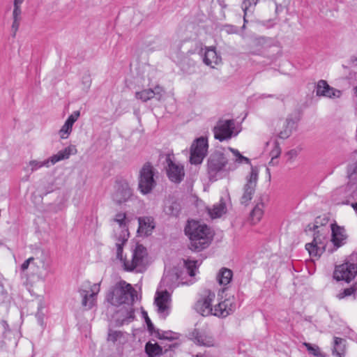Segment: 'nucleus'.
<instances>
[{"mask_svg": "<svg viewBox=\"0 0 357 357\" xmlns=\"http://www.w3.org/2000/svg\"><path fill=\"white\" fill-rule=\"evenodd\" d=\"M137 297V291L126 281L121 280L112 286L107 294V301L113 305H130Z\"/></svg>", "mask_w": 357, "mask_h": 357, "instance_id": "7ed1b4c3", "label": "nucleus"}, {"mask_svg": "<svg viewBox=\"0 0 357 357\" xmlns=\"http://www.w3.org/2000/svg\"><path fill=\"white\" fill-rule=\"evenodd\" d=\"M235 310L236 303L231 299H225L214 306L212 315L225 318L233 313Z\"/></svg>", "mask_w": 357, "mask_h": 357, "instance_id": "aec40b11", "label": "nucleus"}, {"mask_svg": "<svg viewBox=\"0 0 357 357\" xmlns=\"http://www.w3.org/2000/svg\"><path fill=\"white\" fill-rule=\"evenodd\" d=\"M114 220H126V215L124 213H119L116 214Z\"/></svg>", "mask_w": 357, "mask_h": 357, "instance_id": "3c124183", "label": "nucleus"}, {"mask_svg": "<svg viewBox=\"0 0 357 357\" xmlns=\"http://www.w3.org/2000/svg\"><path fill=\"white\" fill-rule=\"evenodd\" d=\"M24 0H14L13 1V7H21V5L23 3Z\"/></svg>", "mask_w": 357, "mask_h": 357, "instance_id": "864d4df0", "label": "nucleus"}, {"mask_svg": "<svg viewBox=\"0 0 357 357\" xmlns=\"http://www.w3.org/2000/svg\"><path fill=\"white\" fill-rule=\"evenodd\" d=\"M160 338L173 340L175 339L176 337H174V335H172L171 333L165 332L161 336H160Z\"/></svg>", "mask_w": 357, "mask_h": 357, "instance_id": "8fccbe9b", "label": "nucleus"}, {"mask_svg": "<svg viewBox=\"0 0 357 357\" xmlns=\"http://www.w3.org/2000/svg\"><path fill=\"white\" fill-rule=\"evenodd\" d=\"M184 264L189 275L193 277L196 275L197 270L201 262L197 260L187 259L184 261Z\"/></svg>", "mask_w": 357, "mask_h": 357, "instance_id": "c9c22d12", "label": "nucleus"}, {"mask_svg": "<svg viewBox=\"0 0 357 357\" xmlns=\"http://www.w3.org/2000/svg\"><path fill=\"white\" fill-rule=\"evenodd\" d=\"M134 310L132 305H126L119 310L115 315L114 319L118 326L128 324L134 320Z\"/></svg>", "mask_w": 357, "mask_h": 357, "instance_id": "4be33fe9", "label": "nucleus"}, {"mask_svg": "<svg viewBox=\"0 0 357 357\" xmlns=\"http://www.w3.org/2000/svg\"><path fill=\"white\" fill-rule=\"evenodd\" d=\"M36 317L38 319L39 324L42 326L43 324V315L40 312H38L36 314Z\"/></svg>", "mask_w": 357, "mask_h": 357, "instance_id": "603ef678", "label": "nucleus"}, {"mask_svg": "<svg viewBox=\"0 0 357 357\" xmlns=\"http://www.w3.org/2000/svg\"><path fill=\"white\" fill-rule=\"evenodd\" d=\"M135 97L143 102H146L154 98V93L152 89H144L139 92H136Z\"/></svg>", "mask_w": 357, "mask_h": 357, "instance_id": "4c0bfd02", "label": "nucleus"}, {"mask_svg": "<svg viewBox=\"0 0 357 357\" xmlns=\"http://www.w3.org/2000/svg\"><path fill=\"white\" fill-rule=\"evenodd\" d=\"M189 338L199 346L210 347L217 345V342L213 335L205 330L194 329L189 334Z\"/></svg>", "mask_w": 357, "mask_h": 357, "instance_id": "a211bd4d", "label": "nucleus"}, {"mask_svg": "<svg viewBox=\"0 0 357 357\" xmlns=\"http://www.w3.org/2000/svg\"><path fill=\"white\" fill-rule=\"evenodd\" d=\"M153 93H154V98H155L158 100H161L165 94V90L162 87L160 86H156L153 89H152Z\"/></svg>", "mask_w": 357, "mask_h": 357, "instance_id": "a19ab883", "label": "nucleus"}, {"mask_svg": "<svg viewBox=\"0 0 357 357\" xmlns=\"http://www.w3.org/2000/svg\"><path fill=\"white\" fill-rule=\"evenodd\" d=\"M142 314H143V316L144 317L145 321H146V323L147 324V327H148L149 331H152L153 329V325L151 319L148 317L147 312L144 311L142 312Z\"/></svg>", "mask_w": 357, "mask_h": 357, "instance_id": "49530a36", "label": "nucleus"}, {"mask_svg": "<svg viewBox=\"0 0 357 357\" xmlns=\"http://www.w3.org/2000/svg\"><path fill=\"white\" fill-rule=\"evenodd\" d=\"M153 170V166L149 163L145 164L140 170L138 188L143 195L150 193L155 186Z\"/></svg>", "mask_w": 357, "mask_h": 357, "instance_id": "f8f14e48", "label": "nucleus"}, {"mask_svg": "<svg viewBox=\"0 0 357 357\" xmlns=\"http://www.w3.org/2000/svg\"><path fill=\"white\" fill-rule=\"evenodd\" d=\"M77 152V150L75 146L70 145L45 160H30L28 163V167L30 168V171L31 172H33L43 167H50L59 161L68 159L71 155H75Z\"/></svg>", "mask_w": 357, "mask_h": 357, "instance_id": "0eeeda50", "label": "nucleus"}, {"mask_svg": "<svg viewBox=\"0 0 357 357\" xmlns=\"http://www.w3.org/2000/svg\"><path fill=\"white\" fill-rule=\"evenodd\" d=\"M20 21H21V20L13 19V24L11 26L13 36H15V35H16V33L20 26Z\"/></svg>", "mask_w": 357, "mask_h": 357, "instance_id": "c03bdc74", "label": "nucleus"}, {"mask_svg": "<svg viewBox=\"0 0 357 357\" xmlns=\"http://www.w3.org/2000/svg\"><path fill=\"white\" fill-rule=\"evenodd\" d=\"M316 94L329 98H337L342 96V91L333 88L325 80H319L317 85Z\"/></svg>", "mask_w": 357, "mask_h": 357, "instance_id": "412c9836", "label": "nucleus"}, {"mask_svg": "<svg viewBox=\"0 0 357 357\" xmlns=\"http://www.w3.org/2000/svg\"><path fill=\"white\" fill-rule=\"evenodd\" d=\"M356 95L357 96V86L354 88Z\"/></svg>", "mask_w": 357, "mask_h": 357, "instance_id": "13d9d810", "label": "nucleus"}, {"mask_svg": "<svg viewBox=\"0 0 357 357\" xmlns=\"http://www.w3.org/2000/svg\"><path fill=\"white\" fill-rule=\"evenodd\" d=\"M195 357H205V356L204 355H201V354L199 355V354H197V355L195 356Z\"/></svg>", "mask_w": 357, "mask_h": 357, "instance_id": "4d7b16f0", "label": "nucleus"}, {"mask_svg": "<svg viewBox=\"0 0 357 357\" xmlns=\"http://www.w3.org/2000/svg\"><path fill=\"white\" fill-rule=\"evenodd\" d=\"M208 147L206 138L201 137L195 139L190 147V163L194 165L201 164L207 154Z\"/></svg>", "mask_w": 357, "mask_h": 357, "instance_id": "4468645a", "label": "nucleus"}, {"mask_svg": "<svg viewBox=\"0 0 357 357\" xmlns=\"http://www.w3.org/2000/svg\"><path fill=\"white\" fill-rule=\"evenodd\" d=\"M203 61L206 65L215 68V66L220 63L221 58L218 55L214 48L208 47L204 52Z\"/></svg>", "mask_w": 357, "mask_h": 357, "instance_id": "bb28decb", "label": "nucleus"}, {"mask_svg": "<svg viewBox=\"0 0 357 357\" xmlns=\"http://www.w3.org/2000/svg\"><path fill=\"white\" fill-rule=\"evenodd\" d=\"M303 344L305 347L310 354L315 357H327L325 354L321 352L320 348L317 345H312L308 342H303Z\"/></svg>", "mask_w": 357, "mask_h": 357, "instance_id": "e433bc0d", "label": "nucleus"}, {"mask_svg": "<svg viewBox=\"0 0 357 357\" xmlns=\"http://www.w3.org/2000/svg\"><path fill=\"white\" fill-rule=\"evenodd\" d=\"M215 298V292L209 289L204 290L195 304L194 308L195 311L204 317L212 315L213 310L212 303Z\"/></svg>", "mask_w": 357, "mask_h": 357, "instance_id": "2eb2a0df", "label": "nucleus"}, {"mask_svg": "<svg viewBox=\"0 0 357 357\" xmlns=\"http://www.w3.org/2000/svg\"><path fill=\"white\" fill-rule=\"evenodd\" d=\"M145 351L149 357H155L162 354V349L157 343L147 342L145 346Z\"/></svg>", "mask_w": 357, "mask_h": 357, "instance_id": "f704fd0d", "label": "nucleus"}, {"mask_svg": "<svg viewBox=\"0 0 357 357\" xmlns=\"http://www.w3.org/2000/svg\"><path fill=\"white\" fill-rule=\"evenodd\" d=\"M128 334L121 331L109 329L107 340L116 345H123L128 342Z\"/></svg>", "mask_w": 357, "mask_h": 357, "instance_id": "cd10ccee", "label": "nucleus"}, {"mask_svg": "<svg viewBox=\"0 0 357 357\" xmlns=\"http://www.w3.org/2000/svg\"><path fill=\"white\" fill-rule=\"evenodd\" d=\"M82 83L85 91H88L91 84V79L89 75L82 77Z\"/></svg>", "mask_w": 357, "mask_h": 357, "instance_id": "79ce46f5", "label": "nucleus"}, {"mask_svg": "<svg viewBox=\"0 0 357 357\" xmlns=\"http://www.w3.org/2000/svg\"><path fill=\"white\" fill-rule=\"evenodd\" d=\"M235 121L233 119L219 120L213 128L214 137L220 142L230 139L233 136H236Z\"/></svg>", "mask_w": 357, "mask_h": 357, "instance_id": "ddd939ff", "label": "nucleus"}, {"mask_svg": "<svg viewBox=\"0 0 357 357\" xmlns=\"http://www.w3.org/2000/svg\"><path fill=\"white\" fill-rule=\"evenodd\" d=\"M233 157L226 153L216 151L208 158L207 174L211 181H215L225 177L229 172L234 171L238 164H250V160L241 154L235 149L229 148Z\"/></svg>", "mask_w": 357, "mask_h": 357, "instance_id": "f257e3e1", "label": "nucleus"}, {"mask_svg": "<svg viewBox=\"0 0 357 357\" xmlns=\"http://www.w3.org/2000/svg\"><path fill=\"white\" fill-rule=\"evenodd\" d=\"M351 206L354 208V210L357 211V202L352 204Z\"/></svg>", "mask_w": 357, "mask_h": 357, "instance_id": "6e6d98bb", "label": "nucleus"}, {"mask_svg": "<svg viewBox=\"0 0 357 357\" xmlns=\"http://www.w3.org/2000/svg\"><path fill=\"white\" fill-rule=\"evenodd\" d=\"M259 169L257 167L251 165V171L246 176V183L243 188V194L241 197V203L248 205L252 200L255 192V188L258 181Z\"/></svg>", "mask_w": 357, "mask_h": 357, "instance_id": "9d476101", "label": "nucleus"}, {"mask_svg": "<svg viewBox=\"0 0 357 357\" xmlns=\"http://www.w3.org/2000/svg\"><path fill=\"white\" fill-rule=\"evenodd\" d=\"M222 30L229 34L236 33L238 31V28L234 25L226 24L223 26Z\"/></svg>", "mask_w": 357, "mask_h": 357, "instance_id": "37998d69", "label": "nucleus"}, {"mask_svg": "<svg viewBox=\"0 0 357 357\" xmlns=\"http://www.w3.org/2000/svg\"><path fill=\"white\" fill-rule=\"evenodd\" d=\"M138 221V232L145 236L149 235L154 228V225H153V222L151 218L147 217L139 218Z\"/></svg>", "mask_w": 357, "mask_h": 357, "instance_id": "c85d7f7f", "label": "nucleus"}, {"mask_svg": "<svg viewBox=\"0 0 357 357\" xmlns=\"http://www.w3.org/2000/svg\"><path fill=\"white\" fill-rule=\"evenodd\" d=\"M185 233L190 239V248L195 251H201L207 248L213 238L211 229L204 224L190 220L185 228Z\"/></svg>", "mask_w": 357, "mask_h": 357, "instance_id": "f03ea898", "label": "nucleus"}, {"mask_svg": "<svg viewBox=\"0 0 357 357\" xmlns=\"http://www.w3.org/2000/svg\"><path fill=\"white\" fill-rule=\"evenodd\" d=\"M296 123V121L291 116H287L284 120H281L280 121V128L278 133V137L282 139H287L295 128Z\"/></svg>", "mask_w": 357, "mask_h": 357, "instance_id": "b1692460", "label": "nucleus"}, {"mask_svg": "<svg viewBox=\"0 0 357 357\" xmlns=\"http://www.w3.org/2000/svg\"><path fill=\"white\" fill-rule=\"evenodd\" d=\"M167 163V173L170 181L180 183L185 175L183 166L174 162L169 156L166 159Z\"/></svg>", "mask_w": 357, "mask_h": 357, "instance_id": "6ab92c4d", "label": "nucleus"}, {"mask_svg": "<svg viewBox=\"0 0 357 357\" xmlns=\"http://www.w3.org/2000/svg\"><path fill=\"white\" fill-rule=\"evenodd\" d=\"M356 291V289H354L353 287L344 289L342 291H340L337 295L336 297L339 299H343L347 296H349L354 294V292Z\"/></svg>", "mask_w": 357, "mask_h": 357, "instance_id": "ea45409f", "label": "nucleus"}, {"mask_svg": "<svg viewBox=\"0 0 357 357\" xmlns=\"http://www.w3.org/2000/svg\"><path fill=\"white\" fill-rule=\"evenodd\" d=\"M265 41L266 39L264 37L254 39L250 45L249 53L254 55L260 54L261 52L262 46L265 43Z\"/></svg>", "mask_w": 357, "mask_h": 357, "instance_id": "2f4dec72", "label": "nucleus"}, {"mask_svg": "<svg viewBox=\"0 0 357 357\" xmlns=\"http://www.w3.org/2000/svg\"><path fill=\"white\" fill-rule=\"evenodd\" d=\"M346 349V340L340 337H335L333 354L335 357H344Z\"/></svg>", "mask_w": 357, "mask_h": 357, "instance_id": "7c9ffc66", "label": "nucleus"}, {"mask_svg": "<svg viewBox=\"0 0 357 357\" xmlns=\"http://www.w3.org/2000/svg\"><path fill=\"white\" fill-rule=\"evenodd\" d=\"M320 220H317L313 225L312 229L314 231L313 241L305 245V248L308 251L310 256L319 257L326 249V245L328 241L327 236L329 234V227H319Z\"/></svg>", "mask_w": 357, "mask_h": 357, "instance_id": "20e7f679", "label": "nucleus"}, {"mask_svg": "<svg viewBox=\"0 0 357 357\" xmlns=\"http://www.w3.org/2000/svg\"><path fill=\"white\" fill-rule=\"evenodd\" d=\"M113 237L116 241V257L122 259L123 247L129 238L127 220H113Z\"/></svg>", "mask_w": 357, "mask_h": 357, "instance_id": "6e6552de", "label": "nucleus"}, {"mask_svg": "<svg viewBox=\"0 0 357 357\" xmlns=\"http://www.w3.org/2000/svg\"><path fill=\"white\" fill-rule=\"evenodd\" d=\"M79 115V111H75L68 117L59 132V136L61 139H67L68 137L72 132L73 126L78 119Z\"/></svg>", "mask_w": 357, "mask_h": 357, "instance_id": "393cba45", "label": "nucleus"}, {"mask_svg": "<svg viewBox=\"0 0 357 357\" xmlns=\"http://www.w3.org/2000/svg\"><path fill=\"white\" fill-rule=\"evenodd\" d=\"M22 9L21 7H14L13 11V19L21 20Z\"/></svg>", "mask_w": 357, "mask_h": 357, "instance_id": "a18cd8bd", "label": "nucleus"}, {"mask_svg": "<svg viewBox=\"0 0 357 357\" xmlns=\"http://www.w3.org/2000/svg\"><path fill=\"white\" fill-rule=\"evenodd\" d=\"M169 276L167 274L163 276L155 296L154 303L157 307V312L159 317L163 319L169 314L171 310V294L166 289H162V286L169 284Z\"/></svg>", "mask_w": 357, "mask_h": 357, "instance_id": "39448f33", "label": "nucleus"}, {"mask_svg": "<svg viewBox=\"0 0 357 357\" xmlns=\"http://www.w3.org/2000/svg\"><path fill=\"white\" fill-rule=\"evenodd\" d=\"M50 267V261L46 253L40 252V255L36 257H29L21 266L22 271H24L30 268L31 273L36 275L39 278L45 279Z\"/></svg>", "mask_w": 357, "mask_h": 357, "instance_id": "423d86ee", "label": "nucleus"}, {"mask_svg": "<svg viewBox=\"0 0 357 357\" xmlns=\"http://www.w3.org/2000/svg\"><path fill=\"white\" fill-rule=\"evenodd\" d=\"M332 234V242L336 248H340L346 243L347 234L345 229L337 225L335 223L331 225Z\"/></svg>", "mask_w": 357, "mask_h": 357, "instance_id": "5701e85b", "label": "nucleus"}, {"mask_svg": "<svg viewBox=\"0 0 357 357\" xmlns=\"http://www.w3.org/2000/svg\"><path fill=\"white\" fill-rule=\"evenodd\" d=\"M263 214L264 204L262 203H259L256 204V206L250 213V219L252 224H256L257 222H258L262 218Z\"/></svg>", "mask_w": 357, "mask_h": 357, "instance_id": "72a5a7b5", "label": "nucleus"}, {"mask_svg": "<svg viewBox=\"0 0 357 357\" xmlns=\"http://www.w3.org/2000/svg\"><path fill=\"white\" fill-rule=\"evenodd\" d=\"M289 155H291V156H295L296 155V151L294 150H291L288 153Z\"/></svg>", "mask_w": 357, "mask_h": 357, "instance_id": "5fc2aeb1", "label": "nucleus"}, {"mask_svg": "<svg viewBox=\"0 0 357 357\" xmlns=\"http://www.w3.org/2000/svg\"><path fill=\"white\" fill-rule=\"evenodd\" d=\"M258 1L259 0H243V3H242V9L244 12V17H243L244 24L242 26L243 29L245 28V23L247 22L245 16L247 15V11H248L249 7H250L252 5L255 6L257 3Z\"/></svg>", "mask_w": 357, "mask_h": 357, "instance_id": "58836bf2", "label": "nucleus"}, {"mask_svg": "<svg viewBox=\"0 0 357 357\" xmlns=\"http://www.w3.org/2000/svg\"><path fill=\"white\" fill-rule=\"evenodd\" d=\"M232 275L231 270L224 268L219 271L217 275V280L220 284L227 285L230 282Z\"/></svg>", "mask_w": 357, "mask_h": 357, "instance_id": "473e14b6", "label": "nucleus"}, {"mask_svg": "<svg viewBox=\"0 0 357 357\" xmlns=\"http://www.w3.org/2000/svg\"><path fill=\"white\" fill-rule=\"evenodd\" d=\"M100 283H95L91 285L89 282H86V287H89V290L79 289V292L82 296V305L88 309H91L95 304L96 296L100 290Z\"/></svg>", "mask_w": 357, "mask_h": 357, "instance_id": "dca6fc26", "label": "nucleus"}, {"mask_svg": "<svg viewBox=\"0 0 357 357\" xmlns=\"http://www.w3.org/2000/svg\"><path fill=\"white\" fill-rule=\"evenodd\" d=\"M317 220H319V223L318 224L319 227H326V225L328 222V219L326 218H321V217H317L315 220H314V222Z\"/></svg>", "mask_w": 357, "mask_h": 357, "instance_id": "09e8293b", "label": "nucleus"}, {"mask_svg": "<svg viewBox=\"0 0 357 357\" xmlns=\"http://www.w3.org/2000/svg\"><path fill=\"white\" fill-rule=\"evenodd\" d=\"M147 256V251L145 247L142 245H137L135 250L132 252L131 260H123V266L126 271H131L137 269L138 271H141L144 266L145 258Z\"/></svg>", "mask_w": 357, "mask_h": 357, "instance_id": "9b49d317", "label": "nucleus"}, {"mask_svg": "<svg viewBox=\"0 0 357 357\" xmlns=\"http://www.w3.org/2000/svg\"><path fill=\"white\" fill-rule=\"evenodd\" d=\"M114 188L112 199L116 204H125L135 198L133 190L127 181L123 179L117 181Z\"/></svg>", "mask_w": 357, "mask_h": 357, "instance_id": "1a4fd4ad", "label": "nucleus"}, {"mask_svg": "<svg viewBox=\"0 0 357 357\" xmlns=\"http://www.w3.org/2000/svg\"><path fill=\"white\" fill-rule=\"evenodd\" d=\"M227 211L225 202L221 198L220 202L214 204L213 208L208 209V213L212 218H218L221 217Z\"/></svg>", "mask_w": 357, "mask_h": 357, "instance_id": "c756f323", "label": "nucleus"}, {"mask_svg": "<svg viewBox=\"0 0 357 357\" xmlns=\"http://www.w3.org/2000/svg\"><path fill=\"white\" fill-rule=\"evenodd\" d=\"M357 274V266L354 264L344 263L337 266L334 271V278L349 282Z\"/></svg>", "mask_w": 357, "mask_h": 357, "instance_id": "f3484780", "label": "nucleus"}, {"mask_svg": "<svg viewBox=\"0 0 357 357\" xmlns=\"http://www.w3.org/2000/svg\"><path fill=\"white\" fill-rule=\"evenodd\" d=\"M181 211L179 203L173 197L164 200L163 212L169 216H177Z\"/></svg>", "mask_w": 357, "mask_h": 357, "instance_id": "a878e982", "label": "nucleus"}, {"mask_svg": "<svg viewBox=\"0 0 357 357\" xmlns=\"http://www.w3.org/2000/svg\"><path fill=\"white\" fill-rule=\"evenodd\" d=\"M280 154V149L278 146V143H275V148L271 152V155L272 156V159L274 158H278Z\"/></svg>", "mask_w": 357, "mask_h": 357, "instance_id": "de8ad7c7", "label": "nucleus"}]
</instances>
